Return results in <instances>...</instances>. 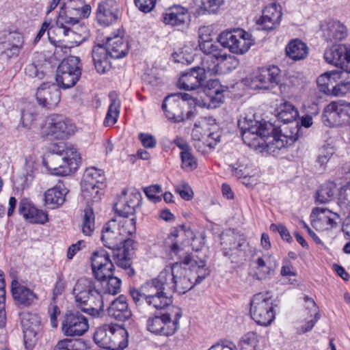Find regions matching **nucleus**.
<instances>
[{
    "label": "nucleus",
    "mask_w": 350,
    "mask_h": 350,
    "mask_svg": "<svg viewBox=\"0 0 350 350\" xmlns=\"http://www.w3.org/2000/svg\"><path fill=\"white\" fill-rule=\"evenodd\" d=\"M298 117L297 109L292 104L284 103L280 107L277 118L284 124L290 123L291 126H283L279 131L269 122L247 117L239 120L238 126L245 144L255 150L262 148L274 152L276 150L291 146L298 139L301 129L299 122L297 121Z\"/></svg>",
    "instance_id": "nucleus-1"
},
{
    "label": "nucleus",
    "mask_w": 350,
    "mask_h": 350,
    "mask_svg": "<svg viewBox=\"0 0 350 350\" xmlns=\"http://www.w3.org/2000/svg\"><path fill=\"white\" fill-rule=\"evenodd\" d=\"M208 255L206 250H196L190 253H185L178 256L176 261V269L184 270L185 274L187 272L197 275L193 284L191 279L184 276L176 280V293L184 294L191 289L195 285L200 284L210 275V269L207 267Z\"/></svg>",
    "instance_id": "nucleus-2"
},
{
    "label": "nucleus",
    "mask_w": 350,
    "mask_h": 350,
    "mask_svg": "<svg viewBox=\"0 0 350 350\" xmlns=\"http://www.w3.org/2000/svg\"><path fill=\"white\" fill-rule=\"evenodd\" d=\"M72 295L82 312L92 317H98L103 312V295L93 280L87 278L79 279L72 289Z\"/></svg>",
    "instance_id": "nucleus-3"
},
{
    "label": "nucleus",
    "mask_w": 350,
    "mask_h": 350,
    "mask_svg": "<svg viewBox=\"0 0 350 350\" xmlns=\"http://www.w3.org/2000/svg\"><path fill=\"white\" fill-rule=\"evenodd\" d=\"M80 161V154L75 148L62 144L53 148L44 164L51 174L63 176L75 172L79 167Z\"/></svg>",
    "instance_id": "nucleus-4"
},
{
    "label": "nucleus",
    "mask_w": 350,
    "mask_h": 350,
    "mask_svg": "<svg viewBox=\"0 0 350 350\" xmlns=\"http://www.w3.org/2000/svg\"><path fill=\"white\" fill-rule=\"evenodd\" d=\"M91 260L93 273L103 286L104 294L118 293L120 291L121 280L113 276L114 266L109 258V254L105 250L94 252Z\"/></svg>",
    "instance_id": "nucleus-5"
},
{
    "label": "nucleus",
    "mask_w": 350,
    "mask_h": 350,
    "mask_svg": "<svg viewBox=\"0 0 350 350\" xmlns=\"http://www.w3.org/2000/svg\"><path fill=\"white\" fill-rule=\"evenodd\" d=\"M135 219L131 218L117 222L112 219L105 224L102 230L101 241L103 245L113 253L122 245L126 236L135 232Z\"/></svg>",
    "instance_id": "nucleus-6"
},
{
    "label": "nucleus",
    "mask_w": 350,
    "mask_h": 350,
    "mask_svg": "<svg viewBox=\"0 0 350 350\" xmlns=\"http://www.w3.org/2000/svg\"><path fill=\"white\" fill-rule=\"evenodd\" d=\"M250 315L258 325L267 327L271 324L275 312L270 293H259L253 296L250 301Z\"/></svg>",
    "instance_id": "nucleus-7"
},
{
    "label": "nucleus",
    "mask_w": 350,
    "mask_h": 350,
    "mask_svg": "<svg viewBox=\"0 0 350 350\" xmlns=\"http://www.w3.org/2000/svg\"><path fill=\"white\" fill-rule=\"evenodd\" d=\"M217 40L222 46L237 55L246 53L254 44L251 33L242 29L222 31Z\"/></svg>",
    "instance_id": "nucleus-8"
},
{
    "label": "nucleus",
    "mask_w": 350,
    "mask_h": 350,
    "mask_svg": "<svg viewBox=\"0 0 350 350\" xmlns=\"http://www.w3.org/2000/svg\"><path fill=\"white\" fill-rule=\"evenodd\" d=\"M81 75V64L78 57L70 55L64 59L57 69L56 81L64 89L73 87Z\"/></svg>",
    "instance_id": "nucleus-9"
},
{
    "label": "nucleus",
    "mask_w": 350,
    "mask_h": 350,
    "mask_svg": "<svg viewBox=\"0 0 350 350\" xmlns=\"http://www.w3.org/2000/svg\"><path fill=\"white\" fill-rule=\"evenodd\" d=\"M280 69L275 65L258 68L247 79L254 90H268L278 85L281 79Z\"/></svg>",
    "instance_id": "nucleus-10"
},
{
    "label": "nucleus",
    "mask_w": 350,
    "mask_h": 350,
    "mask_svg": "<svg viewBox=\"0 0 350 350\" xmlns=\"http://www.w3.org/2000/svg\"><path fill=\"white\" fill-rule=\"evenodd\" d=\"M125 332L116 329L114 326L105 325L97 328L94 334L95 342L102 348L115 350L118 348L124 349L126 343L121 340Z\"/></svg>",
    "instance_id": "nucleus-11"
},
{
    "label": "nucleus",
    "mask_w": 350,
    "mask_h": 350,
    "mask_svg": "<svg viewBox=\"0 0 350 350\" xmlns=\"http://www.w3.org/2000/svg\"><path fill=\"white\" fill-rule=\"evenodd\" d=\"M73 132L70 120L59 114H53L47 117L42 133L54 139H64Z\"/></svg>",
    "instance_id": "nucleus-12"
},
{
    "label": "nucleus",
    "mask_w": 350,
    "mask_h": 350,
    "mask_svg": "<svg viewBox=\"0 0 350 350\" xmlns=\"http://www.w3.org/2000/svg\"><path fill=\"white\" fill-rule=\"evenodd\" d=\"M89 329L88 319L79 311H68L62 323L63 333L67 336H81Z\"/></svg>",
    "instance_id": "nucleus-13"
},
{
    "label": "nucleus",
    "mask_w": 350,
    "mask_h": 350,
    "mask_svg": "<svg viewBox=\"0 0 350 350\" xmlns=\"http://www.w3.org/2000/svg\"><path fill=\"white\" fill-rule=\"evenodd\" d=\"M222 254L224 256H244L248 247L246 239L234 232H224L220 236Z\"/></svg>",
    "instance_id": "nucleus-14"
},
{
    "label": "nucleus",
    "mask_w": 350,
    "mask_h": 350,
    "mask_svg": "<svg viewBox=\"0 0 350 350\" xmlns=\"http://www.w3.org/2000/svg\"><path fill=\"white\" fill-rule=\"evenodd\" d=\"M324 59L328 64L341 68V72H350V45H333L325 50Z\"/></svg>",
    "instance_id": "nucleus-15"
},
{
    "label": "nucleus",
    "mask_w": 350,
    "mask_h": 350,
    "mask_svg": "<svg viewBox=\"0 0 350 350\" xmlns=\"http://www.w3.org/2000/svg\"><path fill=\"white\" fill-rule=\"evenodd\" d=\"M163 282L158 279L154 278L144 284L140 288H130V295L137 306H144V301L157 295H160L164 291Z\"/></svg>",
    "instance_id": "nucleus-16"
},
{
    "label": "nucleus",
    "mask_w": 350,
    "mask_h": 350,
    "mask_svg": "<svg viewBox=\"0 0 350 350\" xmlns=\"http://www.w3.org/2000/svg\"><path fill=\"white\" fill-rule=\"evenodd\" d=\"M254 269L252 277L258 280H265L273 273L279 262L272 254H265L251 260Z\"/></svg>",
    "instance_id": "nucleus-17"
},
{
    "label": "nucleus",
    "mask_w": 350,
    "mask_h": 350,
    "mask_svg": "<svg viewBox=\"0 0 350 350\" xmlns=\"http://www.w3.org/2000/svg\"><path fill=\"white\" fill-rule=\"evenodd\" d=\"M312 226L317 230L325 231L337 226L339 215L327 208L315 207L311 213Z\"/></svg>",
    "instance_id": "nucleus-18"
},
{
    "label": "nucleus",
    "mask_w": 350,
    "mask_h": 350,
    "mask_svg": "<svg viewBox=\"0 0 350 350\" xmlns=\"http://www.w3.org/2000/svg\"><path fill=\"white\" fill-rule=\"evenodd\" d=\"M124 30L118 29L111 36L106 38L105 49L109 56L114 59H120L127 55L129 51V42L123 38Z\"/></svg>",
    "instance_id": "nucleus-19"
},
{
    "label": "nucleus",
    "mask_w": 350,
    "mask_h": 350,
    "mask_svg": "<svg viewBox=\"0 0 350 350\" xmlns=\"http://www.w3.org/2000/svg\"><path fill=\"white\" fill-rule=\"evenodd\" d=\"M20 316L24 342L26 348L30 349L33 346L37 332L40 328V317L36 314L30 312H22Z\"/></svg>",
    "instance_id": "nucleus-20"
},
{
    "label": "nucleus",
    "mask_w": 350,
    "mask_h": 350,
    "mask_svg": "<svg viewBox=\"0 0 350 350\" xmlns=\"http://www.w3.org/2000/svg\"><path fill=\"white\" fill-rule=\"evenodd\" d=\"M206 79L204 70L201 67H193L182 72L177 85L185 90H193L202 85Z\"/></svg>",
    "instance_id": "nucleus-21"
},
{
    "label": "nucleus",
    "mask_w": 350,
    "mask_h": 350,
    "mask_svg": "<svg viewBox=\"0 0 350 350\" xmlns=\"http://www.w3.org/2000/svg\"><path fill=\"white\" fill-rule=\"evenodd\" d=\"M146 326L149 332L155 334L170 336L175 333V320L172 321L169 314L150 317Z\"/></svg>",
    "instance_id": "nucleus-22"
},
{
    "label": "nucleus",
    "mask_w": 350,
    "mask_h": 350,
    "mask_svg": "<svg viewBox=\"0 0 350 350\" xmlns=\"http://www.w3.org/2000/svg\"><path fill=\"white\" fill-rule=\"evenodd\" d=\"M36 96L40 105L51 109L59 103L61 92L55 84L44 83L38 88Z\"/></svg>",
    "instance_id": "nucleus-23"
},
{
    "label": "nucleus",
    "mask_w": 350,
    "mask_h": 350,
    "mask_svg": "<svg viewBox=\"0 0 350 350\" xmlns=\"http://www.w3.org/2000/svg\"><path fill=\"white\" fill-rule=\"evenodd\" d=\"M11 290L13 298L18 306L29 307L38 299L37 295L32 289L17 280L12 281Z\"/></svg>",
    "instance_id": "nucleus-24"
},
{
    "label": "nucleus",
    "mask_w": 350,
    "mask_h": 350,
    "mask_svg": "<svg viewBox=\"0 0 350 350\" xmlns=\"http://www.w3.org/2000/svg\"><path fill=\"white\" fill-rule=\"evenodd\" d=\"M18 211L30 223L44 224L48 221V214L38 209L27 198L22 199L18 206Z\"/></svg>",
    "instance_id": "nucleus-25"
},
{
    "label": "nucleus",
    "mask_w": 350,
    "mask_h": 350,
    "mask_svg": "<svg viewBox=\"0 0 350 350\" xmlns=\"http://www.w3.org/2000/svg\"><path fill=\"white\" fill-rule=\"evenodd\" d=\"M133 240L125 237L122 245H118L113 252V259L118 267L126 269L131 266L132 251L133 250Z\"/></svg>",
    "instance_id": "nucleus-26"
},
{
    "label": "nucleus",
    "mask_w": 350,
    "mask_h": 350,
    "mask_svg": "<svg viewBox=\"0 0 350 350\" xmlns=\"http://www.w3.org/2000/svg\"><path fill=\"white\" fill-rule=\"evenodd\" d=\"M107 312L110 317L119 321L129 320L132 315L126 298L124 295H120L111 301L107 308Z\"/></svg>",
    "instance_id": "nucleus-27"
},
{
    "label": "nucleus",
    "mask_w": 350,
    "mask_h": 350,
    "mask_svg": "<svg viewBox=\"0 0 350 350\" xmlns=\"http://www.w3.org/2000/svg\"><path fill=\"white\" fill-rule=\"evenodd\" d=\"M176 147L180 150L181 159V168L186 172H191L198 166L197 159L192 152V148L189 144L180 138H176Z\"/></svg>",
    "instance_id": "nucleus-28"
},
{
    "label": "nucleus",
    "mask_w": 350,
    "mask_h": 350,
    "mask_svg": "<svg viewBox=\"0 0 350 350\" xmlns=\"http://www.w3.org/2000/svg\"><path fill=\"white\" fill-rule=\"evenodd\" d=\"M98 22H112L120 19L121 13L114 0H107L99 3L96 12Z\"/></svg>",
    "instance_id": "nucleus-29"
},
{
    "label": "nucleus",
    "mask_w": 350,
    "mask_h": 350,
    "mask_svg": "<svg viewBox=\"0 0 350 350\" xmlns=\"http://www.w3.org/2000/svg\"><path fill=\"white\" fill-rule=\"evenodd\" d=\"M321 28L325 40L332 43L341 41L347 36V28L343 23H323Z\"/></svg>",
    "instance_id": "nucleus-30"
},
{
    "label": "nucleus",
    "mask_w": 350,
    "mask_h": 350,
    "mask_svg": "<svg viewBox=\"0 0 350 350\" xmlns=\"http://www.w3.org/2000/svg\"><path fill=\"white\" fill-rule=\"evenodd\" d=\"M109 56V54L104 46L98 44L94 46L92 57L95 68L98 73L103 74L110 70L111 62Z\"/></svg>",
    "instance_id": "nucleus-31"
},
{
    "label": "nucleus",
    "mask_w": 350,
    "mask_h": 350,
    "mask_svg": "<svg viewBox=\"0 0 350 350\" xmlns=\"http://www.w3.org/2000/svg\"><path fill=\"white\" fill-rule=\"evenodd\" d=\"M347 74V72L332 70L321 75L317 80L319 91L327 95L330 94L332 88L337 82V79L344 78Z\"/></svg>",
    "instance_id": "nucleus-32"
},
{
    "label": "nucleus",
    "mask_w": 350,
    "mask_h": 350,
    "mask_svg": "<svg viewBox=\"0 0 350 350\" xmlns=\"http://www.w3.org/2000/svg\"><path fill=\"white\" fill-rule=\"evenodd\" d=\"M67 190L63 184H58L48 189L44 193L46 204L51 208H55L62 205L65 201Z\"/></svg>",
    "instance_id": "nucleus-33"
},
{
    "label": "nucleus",
    "mask_w": 350,
    "mask_h": 350,
    "mask_svg": "<svg viewBox=\"0 0 350 350\" xmlns=\"http://www.w3.org/2000/svg\"><path fill=\"white\" fill-rule=\"evenodd\" d=\"M338 109V100L332 101L325 107L321 119L325 126L334 127L341 125L340 116Z\"/></svg>",
    "instance_id": "nucleus-34"
},
{
    "label": "nucleus",
    "mask_w": 350,
    "mask_h": 350,
    "mask_svg": "<svg viewBox=\"0 0 350 350\" xmlns=\"http://www.w3.org/2000/svg\"><path fill=\"white\" fill-rule=\"evenodd\" d=\"M104 180L105 175L101 170L90 167L85 171L81 186L86 191L88 187H92V185L104 186Z\"/></svg>",
    "instance_id": "nucleus-35"
},
{
    "label": "nucleus",
    "mask_w": 350,
    "mask_h": 350,
    "mask_svg": "<svg viewBox=\"0 0 350 350\" xmlns=\"http://www.w3.org/2000/svg\"><path fill=\"white\" fill-rule=\"evenodd\" d=\"M286 53L291 59L297 61L305 59L308 53L307 45L300 40L291 41L286 46Z\"/></svg>",
    "instance_id": "nucleus-36"
},
{
    "label": "nucleus",
    "mask_w": 350,
    "mask_h": 350,
    "mask_svg": "<svg viewBox=\"0 0 350 350\" xmlns=\"http://www.w3.org/2000/svg\"><path fill=\"white\" fill-rule=\"evenodd\" d=\"M204 92L206 98H204V105L207 108L214 109L219 106L224 101V92L219 88H205Z\"/></svg>",
    "instance_id": "nucleus-37"
},
{
    "label": "nucleus",
    "mask_w": 350,
    "mask_h": 350,
    "mask_svg": "<svg viewBox=\"0 0 350 350\" xmlns=\"http://www.w3.org/2000/svg\"><path fill=\"white\" fill-rule=\"evenodd\" d=\"M111 103L104 120L105 126L113 125L118 120L120 114V100L115 92L109 94Z\"/></svg>",
    "instance_id": "nucleus-38"
},
{
    "label": "nucleus",
    "mask_w": 350,
    "mask_h": 350,
    "mask_svg": "<svg viewBox=\"0 0 350 350\" xmlns=\"http://www.w3.org/2000/svg\"><path fill=\"white\" fill-rule=\"evenodd\" d=\"M72 27H67L64 23H55L52 25L48 30V36L50 40H52V35H55L58 37L59 40L63 37H68L70 40H75L77 36L76 32L74 30L73 26L77 23H71Z\"/></svg>",
    "instance_id": "nucleus-39"
},
{
    "label": "nucleus",
    "mask_w": 350,
    "mask_h": 350,
    "mask_svg": "<svg viewBox=\"0 0 350 350\" xmlns=\"http://www.w3.org/2000/svg\"><path fill=\"white\" fill-rule=\"evenodd\" d=\"M336 193V186L333 182L323 184L316 193V202L325 204L334 199Z\"/></svg>",
    "instance_id": "nucleus-40"
},
{
    "label": "nucleus",
    "mask_w": 350,
    "mask_h": 350,
    "mask_svg": "<svg viewBox=\"0 0 350 350\" xmlns=\"http://www.w3.org/2000/svg\"><path fill=\"white\" fill-rule=\"evenodd\" d=\"M221 53H217L205 56L202 59V66L201 69L204 70L206 72L210 75H217L221 73Z\"/></svg>",
    "instance_id": "nucleus-41"
},
{
    "label": "nucleus",
    "mask_w": 350,
    "mask_h": 350,
    "mask_svg": "<svg viewBox=\"0 0 350 350\" xmlns=\"http://www.w3.org/2000/svg\"><path fill=\"white\" fill-rule=\"evenodd\" d=\"M173 296L167 295V293L163 291L160 295H157L144 301V305L146 304L157 310H162L172 304Z\"/></svg>",
    "instance_id": "nucleus-42"
},
{
    "label": "nucleus",
    "mask_w": 350,
    "mask_h": 350,
    "mask_svg": "<svg viewBox=\"0 0 350 350\" xmlns=\"http://www.w3.org/2000/svg\"><path fill=\"white\" fill-rule=\"evenodd\" d=\"M14 43L8 42L4 45V50L1 53L2 56L7 59L17 57L20 53L21 48L23 43V36L19 33H14L12 36Z\"/></svg>",
    "instance_id": "nucleus-43"
},
{
    "label": "nucleus",
    "mask_w": 350,
    "mask_h": 350,
    "mask_svg": "<svg viewBox=\"0 0 350 350\" xmlns=\"http://www.w3.org/2000/svg\"><path fill=\"white\" fill-rule=\"evenodd\" d=\"M282 16L280 6L273 3L267 5L262 10V20L260 22H280Z\"/></svg>",
    "instance_id": "nucleus-44"
},
{
    "label": "nucleus",
    "mask_w": 350,
    "mask_h": 350,
    "mask_svg": "<svg viewBox=\"0 0 350 350\" xmlns=\"http://www.w3.org/2000/svg\"><path fill=\"white\" fill-rule=\"evenodd\" d=\"M305 302L307 304V307L310 308L311 315L314 314V318L311 320L308 321L301 328V333L308 332L314 327L317 321L319 319L321 315L319 312V308L317 306L316 303L312 299L306 296L304 297Z\"/></svg>",
    "instance_id": "nucleus-45"
},
{
    "label": "nucleus",
    "mask_w": 350,
    "mask_h": 350,
    "mask_svg": "<svg viewBox=\"0 0 350 350\" xmlns=\"http://www.w3.org/2000/svg\"><path fill=\"white\" fill-rule=\"evenodd\" d=\"M259 336L256 332H249L245 334L239 341L241 350H260Z\"/></svg>",
    "instance_id": "nucleus-46"
},
{
    "label": "nucleus",
    "mask_w": 350,
    "mask_h": 350,
    "mask_svg": "<svg viewBox=\"0 0 350 350\" xmlns=\"http://www.w3.org/2000/svg\"><path fill=\"white\" fill-rule=\"evenodd\" d=\"M344 78L337 79V82L334 83L330 92L332 96H344L350 91V72Z\"/></svg>",
    "instance_id": "nucleus-47"
},
{
    "label": "nucleus",
    "mask_w": 350,
    "mask_h": 350,
    "mask_svg": "<svg viewBox=\"0 0 350 350\" xmlns=\"http://www.w3.org/2000/svg\"><path fill=\"white\" fill-rule=\"evenodd\" d=\"M175 94L167 95L163 100L161 109L165 118L169 121H175Z\"/></svg>",
    "instance_id": "nucleus-48"
},
{
    "label": "nucleus",
    "mask_w": 350,
    "mask_h": 350,
    "mask_svg": "<svg viewBox=\"0 0 350 350\" xmlns=\"http://www.w3.org/2000/svg\"><path fill=\"white\" fill-rule=\"evenodd\" d=\"M94 214L92 208L84 210V217L82 223V232L86 236H90L94 230Z\"/></svg>",
    "instance_id": "nucleus-49"
},
{
    "label": "nucleus",
    "mask_w": 350,
    "mask_h": 350,
    "mask_svg": "<svg viewBox=\"0 0 350 350\" xmlns=\"http://www.w3.org/2000/svg\"><path fill=\"white\" fill-rule=\"evenodd\" d=\"M194 47L191 44L185 45L179 49L178 53H176V63L183 64H189L193 62Z\"/></svg>",
    "instance_id": "nucleus-50"
},
{
    "label": "nucleus",
    "mask_w": 350,
    "mask_h": 350,
    "mask_svg": "<svg viewBox=\"0 0 350 350\" xmlns=\"http://www.w3.org/2000/svg\"><path fill=\"white\" fill-rule=\"evenodd\" d=\"M103 186L92 185V187L88 188L85 191L83 187H81V193L86 202L90 204L91 202H98L101 199L102 193L100 190Z\"/></svg>",
    "instance_id": "nucleus-51"
},
{
    "label": "nucleus",
    "mask_w": 350,
    "mask_h": 350,
    "mask_svg": "<svg viewBox=\"0 0 350 350\" xmlns=\"http://www.w3.org/2000/svg\"><path fill=\"white\" fill-rule=\"evenodd\" d=\"M162 248L167 257L173 258V254L175 252V228L172 229L163 239Z\"/></svg>",
    "instance_id": "nucleus-52"
},
{
    "label": "nucleus",
    "mask_w": 350,
    "mask_h": 350,
    "mask_svg": "<svg viewBox=\"0 0 350 350\" xmlns=\"http://www.w3.org/2000/svg\"><path fill=\"white\" fill-rule=\"evenodd\" d=\"M5 284L3 278V272L0 270V327L4 326L6 321L5 310Z\"/></svg>",
    "instance_id": "nucleus-53"
},
{
    "label": "nucleus",
    "mask_w": 350,
    "mask_h": 350,
    "mask_svg": "<svg viewBox=\"0 0 350 350\" xmlns=\"http://www.w3.org/2000/svg\"><path fill=\"white\" fill-rule=\"evenodd\" d=\"M239 65V60L234 55H228L224 51L221 58V73L226 70L235 69Z\"/></svg>",
    "instance_id": "nucleus-54"
},
{
    "label": "nucleus",
    "mask_w": 350,
    "mask_h": 350,
    "mask_svg": "<svg viewBox=\"0 0 350 350\" xmlns=\"http://www.w3.org/2000/svg\"><path fill=\"white\" fill-rule=\"evenodd\" d=\"M338 203L342 209L349 212L350 218V182L342 188L339 193Z\"/></svg>",
    "instance_id": "nucleus-55"
},
{
    "label": "nucleus",
    "mask_w": 350,
    "mask_h": 350,
    "mask_svg": "<svg viewBox=\"0 0 350 350\" xmlns=\"http://www.w3.org/2000/svg\"><path fill=\"white\" fill-rule=\"evenodd\" d=\"M200 49L204 53L205 56L217 53H221L223 50L220 49L219 45L214 42L211 39L199 42Z\"/></svg>",
    "instance_id": "nucleus-56"
},
{
    "label": "nucleus",
    "mask_w": 350,
    "mask_h": 350,
    "mask_svg": "<svg viewBox=\"0 0 350 350\" xmlns=\"http://www.w3.org/2000/svg\"><path fill=\"white\" fill-rule=\"evenodd\" d=\"M136 206L131 204L129 202L126 201L124 203L119 202L116 204V211L120 214V215L124 217H128L129 215H132L135 212Z\"/></svg>",
    "instance_id": "nucleus-57"
},
{
    "label": "nucleus",
    "mask_w": 350,
    "mask_h": 350,
    "mask_svg": "<svg viewBox=\"0 0 350 350\" xmlns=\"http://www.w3.org/2000/svg\"><path fill=\"white\" fill-rule=\"evenodd\" d=\"M176 193L180 195L182 199L190 201L193 198V191L189 185L184 181L181 182L176 187Z\"/></svg>",
    "instance_id": "nucleus-58"
},
{
    "label": "nucleus",
    "mask_w": 350,
    "mask_h": 350,
    "mask_svg": "<svg viewBox=\"0 0 350 350\" xmlns=\"http://www.w3.org/2000/svg\"><path fill=\"white\" fill-rule=\"evenodd\" d=\"M338 105L341 125L350 123V103L344 100H338Z\"/></svg>",
    "instance_id": "nucleus-59"
},
{
    "label": "nucleus",
    "mask_w": 350,
    "mask_h": 350,
    "mask_svg": "<svg viewBox=\"0 0 350 350\" xmlns=\"http://www.w3.org/2000/svg\"><path fill=\"white\" fill-rule=\"evenodd\" d=\"M144 191L147 196V198L154 202H160L161 198L159 194L161 193V188L159 185H154L144 189Z\"/></svg>",
    "instance_id": "nucleus-60"
},
{
    "label": "nucleus",
    "mask_w": 350,
    "mask_h": 350,
    "mask_svg": "<svg viewBox=\"0 0 350 350\" xmlns=\"http://www.w3.org/2000/svg\"><path fill=\"white\" fill-rule=\"evenodd\" d=\"M182 237V241L191 240L194 238V234L188 224H183L176 227V238Z\"/></svg>",
    "instance_id": "nucleus-61"
},
{
    "label": "nucleus",
    "mask_w": 350,
    "mask_h": 350,
    "mask_svg": "<svg viewBox=\"0 0 350 350\" xmlns=\"http://www.w3.org/2000/svg\"><path fill=\"white\" fill-rule=\"evenodd\" d=\"M269 228L273 232H278L281 238L283 240H284L288 243L292 242V241H293L292 237L291 236L290 232L288 230V229L284 225L272 224L270 225Z\"/></svg>",
    "instance_id": "nucleus-62"
},
{
    "label": "nucleus",
    "mask_w": 350,
    "mask_h": 350,
    "mask_svg": "<svg viewBox=\"0 0 350 350\" xmlns=\"http://www.w3.org/2000/svg\"><path fill=\"white\" fill-rule=\"evenodd\" d=\"M334 154V150L332 147H322L320 150L317 161L321 165H325L331 159Z\"/></svg>",
    "instance_id": "nucleus-63"
},
{
    "label": "nucleus",
    "mask_w": 350,
    "mask_h": 350,
    "mask_svg": "<svg viewBox=\"0 0 350 350\" xmlns=\"http://www.w3.org/2000/svg\"><path fill=\"white\" fill-rule=\"evenodd\" d=\"M208 350H237L236 345L225 340H220L213 345Z\"/></svg>",
    "instance_id": "nucleus-64"
}]
</instances>
